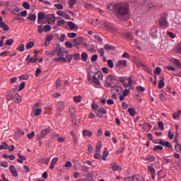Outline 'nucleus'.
I'll return each instance as SVG.
<instances>
[{
  "label": "nucleus",
  "mask_w": 181,
  "mask_h": 181,
  "mask_svg": "<svg viewBox=\"0 0 181 181\" xmlns=\"http://www.w3.org/2000/svg\"><path fill=\"white\" fill-rule=\"evenodd\" d=\"M92 83H95V86H101V83H100L98 78L94 75L92 76Z\"/></svg>",
  "instance_id": "393cba45"
},
{
  "label": "nucleus",
  "mask_w": 181,
  "mask_h": 181,
  "mask_svg": "<svg viewBox=\"0 0 181 181\" xmlns=\"http://www.w3.org/2000/svg\"><path fill=\"white\" fill-rule=\"evenodd\" d=\"M118 168H119V166H118L115 163H114L112 167V170L117 171L118 170Z\"/></svg>",
  "instance_id": "338daca9"
},
{
  "label": "nucleus",
  "mask_w": 181,
  "mask_h": 181,
  "mask_svg": "<svg viewBox=\"0 0 181 181\" xmlns=\"http://www.w3.org/2000/svg\"><path fill=\"white\" fill-rule=\"evenodd\" d=\"M108 12H112L118 19L128 16L131 13L129 4L125 2L116 3L115 4H109L107 7Z\"/></svg>",
  "instance_id": "f257e3e1"
},
{
  "label": "nucleus",
  "mask_w": 181,
  "mask_h": 181,
  "mask_svg": "<svg viewBox=\"0 0 181 181\" xmlns=\"http://www.w3.org/2000/svg\"><path fill=\"white\" fill-rule=\"evenodd\" d=\"M43 30L44 32H50V30H52V27L50 26V25L47 24L44 26Z\"/></svg>",
  "instance_id": "58836bf2"
},
{
  "label": "nucleus",
  "mask_w": 181,
  "mask_h": 181,
  "mask_svg": "<svg viewBox=\"0 0 181 181\" xmlns=\"http://www.w3.org/2000/svg\"><path fill=\"white\" fill-rule=\"evenodd\" d=\"M156 157L155 156H148L146 158L145 160H150V162H155Z\"/></svg>",
  "instance_id": "c9c22d12"
},
{
  "label": "nucleus",
  "mask_w": 181,
  "mask_h": 181,
  "mask_svg": "<svg viewBox=\"0 0 181 181\" xmlns=\"http://www.w3.org/2000/svg\"><path fill=\"white\" fill-rule=\"evenodd\" d=\"M74 101L76 103H80L81 101V95L74 96Z\"/></svg>",
  "instance_id": "13d9d810"
},
{
  "label": "nucleus",
  "mask_w": 181,
  "mask_h": 181,
  "mask_svg": "<svg viewBox=\"0 0 181 181\" xmlns=\"http://www.w3.org/2000/svg\"><path fill=\"white\" fill-rule=\"evenodd\" d=\"M84 42V38L83 37H78L76 39L73 40V46L78 49V46H81Z\"/></svg>",
  "instance_id": "0eeeda50"
},
{
  "label": "nucleus",
  "mask_w": 181,
  "mask_h": 181,
  "mask_svg": "<svg viewBox=\"0 0 181 181\" xmlns=\"http://www.w3.org/2000/svg\"><path fill=\"white\" fill-rule=\"evenodd\" d=\"M97 59H98V55L94 54L91 57L90 60H91L92 63H94V62H97Z\"/></svg>",
  "instance_id": "e2e57ef3"
},
{
  "label": "nucleus",
  "mask_w": 181,
  "mask_h": 181,
  "mask_svg": "<svg viewBox=\"0 0 181 181\" xmlns=\"http://www.w3.org/2000/svg\"><path fill=\"white\" fill-rule=\"evenodd\" d=\"M58 57H64V52L61 47H58L56 49Z\"/></svg>",
  "instance_id": "6ab92c4d"
},
{
  "label": "nucleus",
  "mask_w": 181,
  "mask_h": 181,
  "mask_svg": "<svg viewBox=\"0 0 181 181\" xmlns=\"http://www.w3.org/2000/svg\"><path fill=\"white\" fill-rule=\"evenodd\" d=\"M91 108L92 110H94L95 111H97V110H98V105H97L96 103H93L91 105Z\"/></svg>",
  "instance_id": "0e129e2a"
},
{
  "label": "nucleus",
  "mask_w": 181,
  "mask_h": 181,
  "mask_svg": "<svg viewBox=\"0 0 181 181\" xmlns=\"http://www.w3.org/2000/svg\"><path fill=\"white\" fill-rule=\"evenodd\" d=\"M9 170L14 177H18V171L16 170V168H15V165H11L9 166Z\"/></svg>",
  "instance_id": "ddd939ff"
},
{
  "label": "nucleus",
  "mask_w": 181,
  "mask_h": 181,
  "mask_svg": "<svg viewBox=\"0 0 181 181\" xmlns=\"http://www.w3.org/2000/svg\"><path fill=\"white\" fill-rule=\"evenodd\" d=\"M158 25L160 28H168L169 23L166 21V16H161L158 20Z\"/></svg>",
  "instance_id": "423d86ee"
},
{
  "label": "nucleus",
  "mask_w": 181,
  "mask_h": 181,
  "mask_svg": "<svg viewBox=\"0 0 181 181\" xmlns=\"http://www.w3.org/2000/svg\"><path fill=\"white\" fill-rule=\"evenodd\" d=\"M163 80H165V78L161 77V80H160L158 82V88H163L165 87V81H163Z\"/></svg>",
  "instance_id": "bb28decb"
},
{
  "label": "nucleus",
  "mask_w": 181,
  "mask_h": 181,
  "mask_svg": "<svg viewBox=\"0 0 181 181\" xmlns=\"http://www.w3.org/2000/svg\"><path fill=\"white\" fill-rule=\"evenodd\" d=\"M74 59V60H80L81 57H80V54H75L73 55Z\"/></svg>",
  "instance_id": "774afa93"
},
{
  "label": "nucleus",
  "mask_w": 181,
  "mask_h": 181,
  "mask_svg": "<svg viewBox=\"0 0 181 181\" xmlns=\"http://www.w3.org/2000/svg\"><path fill=\"white\" fill-rule=\"evenodd\" d=\"M86 178L88 180L94 181V175L91 174V173H88V174H87Z\"/></svg>",
  "instance_id": "6e6d98bb"
},
{
  "label": "nucleus",
  "mask_w": 181,
  "mask_h": 181,
  "mask_svg": "<svg viewBox=\"0 0 181 181\" xmlns=\"http://www.w3.org/2000/svg\"><path fill=\"white\" fill-rule=\"evenodd\" d=\"M83 136H88V138H91L93 136V132L87 129H84L82 132Z\"/></svg>",
  "instance_id": "aec40b11"
},
{
  "label": "nucleus",
  "mask_w": 181,
  "mask_h": 181,
  "mask_svg": "<svg viewBox=\"0 0 181 181\" xmlns=\"http://www.w3.org/2000/svg\"><path fill=\"white\" fill-rule=\"evenodd\" d=\"M126 179H131L132 181H145V178L139 175H133L131 177H127Z\"/></svg>",
  "instance_id": "4468645a"
},
{
  "label": "nucleus",
  "mask_w": 181,
  "mask_h": 181,
  "mask_svg": "<svg viewBox=\"0 0 181 181\" xmlns=\"http://www.w3.org/2000/svg\"><path fill=\"white\" fill-rule=\"evenodd\" d=\"M148 170L150 171V173L151 175V179H153V180H155V177L156 176V170H155V168L152 166H148Z\"/></svg>",
  "instance_id": "2eb2a0df"
},
{
  "label": "nucleus",
  "mask_w": 181,
  "mask_h": 181,
  "mask_svg": "<svg viewBox=\"0 0 181 181\" xmlns=\"http://www.w3.org/2000/svg\"><path fill=\"white\" fill-rule=\"evenodd\" d=\"M30 77L29 75H22L20 76V80H29Z\"/></svg>",
  "instance_id": "052dcab7"
},
{
  "label": "nucleus",
  "mask_w": 181,
  "mask_h": 181,
  "mask_svg": "<svg viewBox=\"0 0 181 181\" xmlns=\"http://www.w3.org/2000/svg\"><path fill=\"white\" fill-rule=\"evenodd\" d=\"M158 125L159 129H160L161 131H163V129H165V127H163V122H158Z\"/></svg>",
  "instance_id": "680f3d73"
},
{
  "label": "nucleus",
  "mask_w": 181,
  "mask_h": 181,
  "mask_svg": "<svg viewBox=\"0 0 181 181\" xmlns=\"http://www.w3.org/2000/svg\"><path fill=\"white\" fill-rule=\"evenodd\" d=\"M46 18V13H43V11H40L37 15V24L40 25L42 23L40 21H43Z\"/></svg>",
  "instance_id": "9b49d317"
},
{
  "label": "nucleus",
  "mask_w": 181,
  "mask_h": 181,
  "mask_svg": "<svg viewBox=\"0 0 181 181\" xmlns=\"http://www.w3.org/2000/svg\"><path fill=\"white\" fill-rule=\"evenodd\" d=\"M119 81L123 84L124 88L132 87V81H131V77L127 78H125V77H119Z\"/></svg>",
  "instance_id": "20e7f679"
},
{
  "label": "nucleus",
  "mask_w": 181,
  "mask_h": 181,
  "mask_svg": "<svg viewBox=\"0 0 181 181\" xmlns=\"http://www.w3.org/2000/svg\"><path fill=\"white\" fill-rule=\"evenodd\" d=\"M116 67H127V62L125 60H120L117 62Z\"/></svg>",
  "instance_id": "412c9836"
},
{
  "label": "nucleus",
  "mask_w": 181,
  "mask_h": 181,
  "mask_svg": "<svg viewBox=\"0 0 181 181\" xmlns=\"http://www.w3.org/2000/svg\"><path fill=\"white\" fill-rule=\"evenodd\" d=\"M76 2H77V0H69V8L70 9H73L74 8Z\"/></svg>",
  "instance_id": "c85d7f7f"
},
{
  "label": "nucleus",
  "mask_w": 181,
  "mask_h": 181,
  "mask_svg": "<svg viewBox=\"0 0 181 181\" xmlns=\"http://www.w3.org/2000/svg\"><path fill=\"white\" fill-rule=\"evenodd\" d=\"M93 37L95 39L97 43H103V38H101V36L99 35H93Z\"/></svg>",
  "instance_id": "5701e85b"
},
{
  "label": "nucleus",
  "mask_w": 181,
  "mask_h": 181,
  "mask_svg": "<svg viewBox=\"0 0 181 181\" xmlns=\"http://www.w3.org/2000/svg\"><path fill=\"white\" fill-rule=\"evenodd\" d=\"M104 49H105V50H111V51L114 52V50H115L116 48H115V46L105 45L104 46Z\"/></svg>",
  "instance_id": "f704fd0d"
},
{
  "label": "nucleus",
  "mask_w": 181,
  "mask_h": 181,
  "mask_svg": "<svg viewBox=\"0 0 181 181\" xmlns=\"http://www.w3.org/2000/svg\"><path fill=\"white\" fill-rule=\"evenodd\" d=\"M127 111L130 114L131 117H135V114H136V112H135V110H134V108L130 107L128 109Z\"/></svg>",
  "instance_id": "4c0bfd02"
},
{
  "label": "nucleus",
  "mask_w": 181,
  "mask_h": 181,
  "mask_svg": "<svg viewBox=\"0 0 181 181\" xmlns=\"http://www.w3.org/2000/svg\"><path fill=\"white\" fill-rule=\"evenodd\" d=\"M101 146H103V142L101 141H98L95 152H100L101 151Z\"/></svg>",
  "instance_id": "2f4dec72"
},
{
  "label": "nucleus",
  "mask_w": 181,
  "mask_h": 181,
  "mask_svg": "<svg viewBox=\"0 0 181 181\" xmlns=\"http://www.w3.org/2000/svg\"><path fill=\"white\" fill-rule=\"evenodd\" d=\"M33 46H35V42H28V43L25 45V47H26V49H32V47H33Z\"/></svg>",
  "instance_id": "8fccbe9b"
},
{
  "label": "nucleus",
  "mask_w": 181,
  "mask_h": 181,
  "mask_svg": "<svg viewBox=\"0 0 181 181\" xmlns=\"http://www.w3.org/2000/svg\"><path fill=\"white\" fill-rule=\"evenodd\" d=\"M122 36L124 39L134 40V35L131 33H124Z\"/></svg>",
  "instance_id": "a211bd4d"
},
{
  "label": "nucleus",
  "mask_w": 181,
  "mask_h": 181,
  "mask_svg": "<svg viewBox=\"0 0 181 181\" xmlns=\"http://www.w3.org/2000/svg\"><path fill=\"white\" fill-rule=\"evenodd\" d=\"M106 83L108 86V87H111L112 88H114L117 84H118V80L114 77L112 75H109L106 78Z\"/></svg>",
  "instance_id": "7ed1b4c3"
},
{
  "label": "nucleus",
  "mask_w": 181,
  "mask_h": 181,
  "mask_svg": "<svg viewBox=\"0 0 181 181\" xmlns=\"http://www.w3.org/2000/svg\"><path fill=\"white\" fill-rule=\"evenodd\" d=\"M25 62H28V64H29V63H36L37 62V57L34 55L33 57H31L30 54H29L25 59Z\"/></svg>",
  "instance_id": "1a4fd4ad"
},
{
  "label": "nucleus",
  "mask_w": 181,
  "mask_h": 181,
  "mask_svg": "<svg viewBox=\"0 0 181 181\" xmlns=\"http://www.w3.org/2000/svg\"><path fill=\"white\" fill-rule=\"evenodd\" d=\"M47 18V21L48 22L49 24L50 23H54L56 22V17H54V14L52 15V14H47L46 16Z\"/></svg>",
  "instance_id": "f8f14e48"
},
{
  "label": "nucleus",
  "mask_w": 181,
  "mask_h": 181,
  "mask_svg": "<svg viewBox=\"0 0 181 181\" xmlns=\"http://www.w3.org/2000/svg\"><path fill=\"white\" fill-rule=\"evenodd\" d=\"M68 26L71 30H78V25H76L74 23L69 21L68 23Z\"/></svg>",
  "instance_id": "f3484780"
},
{
  "label": "nucleus",
  "mask_w": 181,
  "mask_h": 181,
  "mask_svg": "<svg viewBox=\"0 0 181 181\" xmlns=\"http://www.w3.org/2000/svg\"><path fill=\"white\" fill-rule=\"evenodd\" d=\"M10 11L14 13V15H17L18 16H21V8H19L18 6L11 5L10 6Z\"/></svg>",
  "instance_id": "6e6552de"
},
{
  "label": "nucleus",
  "mask_w": 181,
  "mask_h": 181,
  "mask_svg": "<svg viewBox=\"0 0 181 181\" xmlns=\"http://www.w3.org/2000/svg\"><path fill=\"white\" fill-rule=\"evenodd\" d=\"M63 25H66V21H64V19H62L57 21V26H63Z\"/></svg>",
  "instance_id": "603ef678"
},
{
  "label": "nucleus",
  "mask_w": 181,
  "mask_h": 181,
  "mask_svg": "<svg viewBox=\"0 0 181 181\" xmlns=\"http://www.w3.org/2000/svg\"><path fill=\"white\" fill-rule=\"evenodd\" d=\"M57 106L59 111H63V110H64V102H62V101L58 102Z\"/></svg>",
  "instance_id": "4be33fe9"
},
{
  "label": "nucleus",
  "mask_w": 181,
  "mask_h": 181,
  "mask_svg": "<svg viewBox=\"0 0 181 181\" xmlns=\"http://www.w3.org/2000/svg\"><path fill=\"white\" fill-rule=\"evenodd\" d=\"M180 114H181V110H178L177 112H175L173 114V117L174 119H179L180 118Z\"/></svg>",
  "instance_id": "473e14b6"
},
{
  "label": "nucleus",
  "mask_w": 181,
  "mask_h": 181,
  "mask_svg": "<svg viewBox=\"0 0 181 181\" xmlns=\"http://www.w3.org/2000/svg\"><path fill=\"white\" fill-rule=\"evenodd\" d=\"M95 159H98L99 160H101V154H100V152H96V153L94 154Z\"/></svg>",
  "instance_id": "bf43d9fd"
},
{
  "label": "nucleus",
  "mask_w": 181,
  "mask_h": 181,
  "mask_svg": "<svg viewBox=\"0 0 181 181\" xmlns=\"http://www.w3.org/2000/svg\"><path fill=\"white\" fill-rule=\"evenodd\" d=\"M23 6L25 9H30V5L28 1H24L23 3Z\"/></svg>",
  "instance_id": "de8ad7c7"
},
{
  "label": "nucleus",
  "mask_w": 181,
  "mask_h": 181,
  "mask_svg": "<svg viewBox=\"0 0 181 181\" xmlns=\"http://www.w3.org/2000/svg\"><path fill=\"white\" fill-rule=\"evenodd\" d=\"M143 68L145 71H147L148 73H149V74H152V69H151L149 66L144 64V66H143Z\"/></svg>",
  "instance_id": "79ce46f5"
},
{
  "label": "nucleus",
  "mask_w": 181,
  "mask_h": 181,
  "mask_svg": "<svg viewBox=\"0 0 181 181\" xmlns=\"http://www.w3.org/2000/svg\"><path fill=\"white\" fill-rule=\"evenodd\" d=\"M81 59L83 62H87L88 59V54L87 52H83L81 55Z\"/></svg>",
  "instance_id": "cd10ccee"
},
{
  "label": "nucleus",
  "mask_w": 181,
  "mask_h": 181,
  "mask_svg": "<svg viewBox=\"0 0 181 181\" xmlns=\"http://www.w3.org/2000/svg\"><path fill=\"white\" fill-rule=\"evenodd\" d=\"M93 76H95L99 80H103V72L101 71L96 72Z\"/></svg>",
  "instance_id": "e433bc0d"
},
{
  "label": "nucleus",
  "mask_w": 181,
  "mask_h": 181,
  "mask_svg": "<svg viewBox=\"0 0 181 181\" xmlns=\"http://www.w3.org/2000/svg\"><path fill=\"white\" fill-rule=\"evenodd\" d=\"M57 160H59V158H54L52 160L51 165H50V169H54V166H56V163H57Z\"/></svg>",
  "instance_id": "a878e982"
},
{
  "label": "nucleus",
  "mask_w": 181,
  "mask_h": 181,
  "mask_svg": "<svg viewBox=\"0 0 181 181\" xmlns=\"http://www.w3.org/2000/svg\"><path fill=\"white\" fill-rule=\"evenodd\" d=\"M136 90H137V91H140L141 93H144V91H145V88L142 86H136Z\"/></svg>",
  "instance_id": "69168bd1"
},
{
  "label": "nucleus",
  "mask_w": 181,
  "mask_h": 181,
  "mask_svg": "<svg viewBox=\"0 0 181 181\" xmlns=\"http://www.w3.org/2000/svg\"><path fill=\"white\" fill-rule=\"evenodd\" d=\"M18 88H13L9 92V94L7 95V100L11 101V100H13L15 103L17 104H21L22 102V97L19 95V93H17Z\"/></svg>",
  "instance_id": "f03ea898"
},
{
  "label": "nucleus",
  "mask_w": 181,
  "mask_h": 181,
  "mask_svg": "<svg viewBox=\"0 0 181 181\" xmlns=\"http://www.w3.org/2000/svg\"><path fill=\"white\" fill-rule=\"evenodd\" d=\"M175 149L176 151V152H180L181 153V144H177L175 146Z\"/></svg>",
  "instance_id": "4d7b16f0"
},
{
  "label": "nucleus",
  "mask_w": 181,
  "mask_h": 181,
  "mask_svg": "<svg viewBox=\"0 0 181 181\" xmlns=\"http://www.w3.org/2000/svg\"><path fill=\"white\" fill-rule=\"evenodd\" d=\"M104 114H107V110L104 109V107L99 108L96 112V115L98 118H103V115H104Z\"/></svg>",
  "instance_id": "9d476101"
},
{
  "label": "nucleus",
  "mask_w": 181,
  "mask_h": 181,
  "mask_svg": "<svg viewBox=\"0 0 181 181\" xmlns=\"http://www.w3.org/2000/svg\"><path fill=\"white\" fill-rule=\"evenodd\" d=\"M103 25L105 26V28H107L109 30L112 29V25H111V23H108V22H105L103 23Z\"/></svg>",
  "instance_id": "a18cd8bd"
},
{
  "label": "nucleus",
  "mask_w": 181,
  "mask_h": 181,
  "mask_svg": "<svg viewBox=\"0 0 181 181\" xmlns=\"http://www.w3.org/2000/svg\"><path fill=\"white\" fill-rule=\"evenodd\" d=\"M45 54H46V56H48V57H53V56H54V54H56V50L49 51V52L46 51Z\"/></svg>",
  "instance_id": "72a5a7b5"
},
{
  "label": "nucleus",
  "mask_w": 181,
  "mask_h": 181,
  "mask_svg": "<svg viewBox=\"0 0 181 181\" xmlns=\"http://www.w3.org/2000/svg\"><path fill=\"white\" fill-rule=\"evenodd\" d=\"M112 91L114 93V94H116L117 95H119V94L122 93V88L115 86L113 88Z\"/></svg>",
  "instance_id": "dca6fc26"
},
{
  "label": "nucleus",
  "mask_w": 181,
  "mask_h": 181,
  "mask_svg": "<svg viewBox=\"0 0 181 181\" xmlns=\"http://www.w3.org/2000/svg\"><path fill=\"white\" fill-rule=\"evenodd\" d=\"M51 131L52 129L49 128L42 129L36 136L37 141H40V139H43V138L47 136V135L50 134Z\"/></svg>",
  "instance_id": "39448f33"
},
{
  "label": "nucleus",
  "mask_w": 181,
  "mask_h": 181,
  "mask_svg": "<svg viewBox=\"0 0 181 181\" xmlns=\"http://www.w3.org/2000/svg\"><path fill=\"white\" fill-rule=\"evenodd\" d=\"M173 64H175V66H176V67H177L178 69H181V62L178 59H173Z\"/></svg>",
  "instance_id": "c756f323"
},
{
  "label": "nucleus",
  "mask_w": 181,
  "mask_h": 181,
  "mask_svg": "<svg viewBox=\"0 0 181 181\" xmlns=\"http://www.w3.org/2000/svg\"><path fill=\"white\" fill-rule=\"evenodd\" d=\"M13 42H14L13 39H8L6 40L5 45L6 46H12V45H13Z\"/></svg>",
  "instance_id": "c03bdc74"
},
{
  "label": "nucleus",
  "mask_w": 181,
  "mask_h": 181,
  "mask_svg": "<svg viewBox=\"0 0 181 181\" xmlns=\"http://www.w3.org/2000/svg\"><path fill=\"white\" fill-rule=\"evenodd\" d=\"M175 52L178 53V54H181V43H179L175 47Z\"/></svg>",
  "instance_id": "37998d69"
},
{
  "label": "nucleus",
  "mask_w": 181,
  "mask_h": 181,
  "mask_svg": "<svg viewBox=\"0 0 181 181\" xmlns=\"http://www.w3.org/2000/svg\"><path fill=\"white\" fill-rule=\"evenodd\" d=\"M40 114H42V109L40 108L36 109L34 112V115H35V117H39Z\"/></svg>",
  "instance_id": "09e8293b"
},
{
  "label": "nucleus",
  "mask_w": 181,
  "mask_h": 181,
  "mask_svg": "<svg viewBox=\"0 0 181 181\" xmlns=\"http://www.w3.org/2000/svg\"><path fill=\"white\" fill-rule=\"evenodd\" d=\"M160 73H162V69H160V67L159 66L156 67V69H154V74H157V76H159Z\"/></svg>",
  "instance_id": "ea45409f"
},
{
  "label": "nucleus",
  "mask_w": 181,
  "mask_h": 181,
  "mask_svg": "<svg viewBox=\"0 0 181 181\" xmlns=\"http://www.w3.org/2000/svg\"><path fill=\"white\" fill-rule=\"evenodd\" d=\"M66 58L67 59L68 63H71L73 60V54H67L66 56Z\"/></svg>",
  "instance_id": "5fc2aeb1"
},
{
  "label": "nucleus",
  "mask_w": 181,
  "mask_h": 181,
  "mask_svg": "<svg viewBox=\"0 0 181 181\" xmlns=\"http://www.w3.org/2000/svg\"><path fill=\"white\" fill-rule=\"evenodd\" d=\"M67 36L70 39H73V37H76V36H77V33H68Z\"/></svg>",
  "instance_id": "3c124183"
},
{
  "label": "nucleus",
  "mask_w": 181,
  "mask_h": 181,
  "mask_svg": "<svg viewBox=\"0 0 181 181\" xmlns=\"http://www.w3.org/2000/svg\"><path fill=\"white\" fill-rule=\"evenodd\" d=\"M81 169L83 172H85V173H88V172L90 170V168H88L86 165H82L81 167Z\"/></svg>",
  "instance_id": "49530a36"
},
{
  "label": "nucleus",
  "mask_w": 181,
  "mask_h": 181,
  "mask_svg": "<svg viewBox=\"0 0 181 181\" xmlns=\"http://www.w3.org/2000/svg\"><path fill=\"white\" fill-rule=\"evenodd\" d=\"M46 40L47 42H52L53 40V34H49L46 36Z\"/></svg>",
  "instance_id": "864d4df0"
},
{
  "label": "nucleus",
  "mask_w": 181,
  "mask_h": 181,
  "mask_svg": "<svg viewBox=\"0 0 181 181\" xmlns=\"http://www.w3.org/2000/svg\"><path fill=\"white\" fill-rule=\"evenodd\" d=\"M18 52H24L25 51V45L23 44H21L17 47Z\"/></svg>",
  "instance_id": "a19ab883"
},
{
  "label": "nucleus",
  "mask_w": 181,
  "mask_h": 181,
  "mask_svg": "<svg viewBox=\"0 0 181 181\" xmlns=\"http://www.w3.org/2000/svg\"><path fill=\"white\" fill-rule=\"evenodd\" d=\"M0 28H1V29H3V30H5L6 32H8L10 29L9 25H8L5 23H1L0 25Z\"/></svg>",
  "instance_id": "b1692460"
},
{
  "label": "nucleus",
  "mask_w": 181,
  "mask_h": 181,
  "mask_svg": "<svg viewBox=\"0 0 181 181\" xmlns=\"http://www.w3.org/2000/svg\"><path fill=\"white\" fill-rule=\"evenodd\" d=\"M27 19H28V21H31L32 22H35V21H36V14L35 13L30 14L27 17Z\"/></svg>",
  "instance_id": "7c9ffc66"
}]
</instances>
